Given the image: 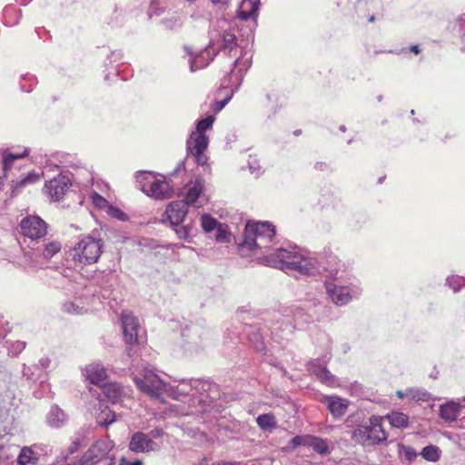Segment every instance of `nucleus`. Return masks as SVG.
<instances>
[{"label": "nucleus", "instance_id": "nucleus-1", "mask_svg": "<svg viewBox=\"0 0 465 465\" xmlns=\"http://www.w3.org/2000/svg\"><path fill=\"white\" fill-rule=\"evenodd\" d=\"M275 234V226L269 222H249L245 226L241 246L250 251L261 250L262 253H266L263 260L271 267L296 271L307 276H313L321 272L322 265L319 256L297 246L278 248L271 252V242Z\"/></svg>", "mask_w": 465, "mask_h": 465}, {"label": "nucleus", "instance_id": "nucleus-2", "mask_svg": "<svg viewBox=\"0 0 465 465\" xmlns=\"http://www.w3.org/2000/svg\"><path fill=\"white\" fill-rule=\"evenodd\" d=\"M133 381L142 392L152 399L163 401L166 395L180 401L181 404L174 405V408L182 415H203L211 412L213 407V398L207 392L211 383L205 381L183 380L177 386H173L149 369L134 374Z\"/></svg>", "mask_w": 465, "mask_h": 465}, {"label": "nucleus", "instance_id": "nucleus-3", "mask_svg": "<svg viewBox=\"0 0 465 465\" xmlns=\"http://www.w3.org/2000/svg\"><path fill=\"white\" fill-rule=\"evenodd\" d=\"M219 27L223 29L222 44L219 51L224 54L236 56L230 74L223 79L222 85L225 88L237 89L243 78L244 74L252 65V53L248 45L237 44L236 36L230 30V23L225 19L217 21Z\"/></svg>", "mask_w": 465, "mask_h": 465}, {"label": "nucleus", "instance_id": "nucleus-4", "mask_svg": "<svg viewBox=\"0 0 465 465\" xmlns=\"http://www.w3.org/2000/svg\"><path fill=\"white\" fill-rule=\"evenodd\" d=\"M215 121L213 115L201 119L196 123L195 131H193L186 141V150L198 165L207 166L208 157L205 153L209 144L206 131L213 127Z\"/></svg>", "mask_w": 465, "mask_h": 465}, {"label": "nucleus", "instance_id": "nucleus-5", "mask_svg": "<svg viewBox=\"0 0 465 465\" xmlns=\"http://www.w3.org/2000/svg\"><path fill=\"white\" fill-rule=\"evenodd\" d=\"M103 252V240L87 234L79 237L70 248L69 256L75 264L87 266L96 263Z\"/></svg>", "mask_w": 465, "mask_h": 465}, {"label": "nucleus", "instance_id": "nucleus-6", "mask_svg": "<svg viewBox=\"0 0 465 465\" xmlns=\"http://www.w3.org/2000/svg\"><path fill=\"white\" fill-rule=\"evenodd\" d=\"M139 188L146 195L155 200L171 198L175 192L173 185L163 175L151 172H140L136 175Z\"/></svg>", "mask_w": 465, "mask_h": 465}, {"label": "nucleus", "instance_id": "nucleus-7", "mask_svg": "<svg viewBox=\"0 0 465 465\" xmlns=\"http://www.w3.org/2000/svg\"><path fill=\"white\" fill-rule=\"evenodd\" d=\"M325 289L329 299L337 306H344L361 295V288L354 284L338 285L331 282H326Z\"/></svg>", "mask_w": 465, "mask_h": 465}, {"label": "nucleus", "instance_id": "nucleus-8", "mask_svg": "<svg viewBox=\"0 0 465 465\" xmlns=\"http://www.w3.org/2000/svg\"><path fill=\"white\" fill-rule=\"evenodd\" d=\"M20 228L25 238H28L32 242L43 238L47 232L45 222L35 215L25 217L20 223Z\"/></svg>", "mask_w": 465, "mask_h": 465}, {"label": "nucleus", "instance_id": "nucleus-9", "mask_svg": "<svg viewBox=\"0 0 465 465\" xmlns=\"http://www.w3.org/2000/svg\"><path fill=\"white\" fill-rule=\"evenodd\" d=\"M114 447V442L110 438H100L83 455V462L85 465H94L106 458Z\"/></svg>", "mask_w": 465, "mask_h": 465}, {"label": "nucleus", "instance_id": "nucleus-10", "mask_svg": "<svg viewBox=\"0 0 465 465\" xmlns=\"http://www.w3.org/2000/svg\"><path fill=\"white\" fill-rule=\"evenodd\" d=\"M70 185V178L65 174L60 173L45 183L44 192L53 201H59L63 198Z\"/></svg>", "mask_w": 465, "mask_h": 465}, {"label": "nucleus", "instance_id": "nucleus-11", "mask_svg": "<svg viewBox=\"0 0 465 465\" xmlns=\"http://www.w3.org/2000/svg\"><path fill=\"white\" fill-rule=\"evenodd\" d=\"M312 447L313 450L319 454L329 453V447L322 438H292L288 445L282 448L283 451H292L296 447L300 445H306Z\"/></svg>", "mask_w": 465, "mask_h": 465}, {"label": "nucleus", "instance_id": "nucleus-12", "mask_svg": "<svg viewBox=\"0 0 465 465\" xmlns=\"http://www.w3.org/2000/svg\"><path fill=\"white\" fill-rule=\"evenodd\" d=\"M124 341L127 344H134L138 341V329L140 325L136 317L128 312L121 316Z\"/></svg>", "mask_w": 465, "mask_h": 465}, {"label": "nucleus", "instance_id": "nucleus-13", "mask_svg": "<svg viewBox=\"0 0 465 465\" xmlns=\"http://www.w3.org/2000/svg\"><path fill=\"white\" fill-rule=\"evenodd\" d=\"M82 373L86 381L98 386H103L107 379V370L99 362H93L86 365L82 370Z\"/></svg>", "mask_w": 465, "mask_h": 465}, {"label": "nucleus", "instance_id": "nucleus-14", "mask_svg": "<svg viewBox=\"0 0 465 465\" xmlns=\"http://www.w3.org/2000/svg\"><path fill=\"white\" fill-rule=\"evenodd\" d=\"M384 420V417L372 416L355 431L353 436H379L380 433L387 436L382 426Z\"/></svg>", "mask_w": 465, "mask_h": 465}, {"label": "nucleus", "instance_id": "nucleus-15", "mask_svg": "<svg viewBox=\"0 0 465 465\" xmlns=\"http://www.w3.org/2000/svg\"><path fill=\"white\" fill-rule=\"evenodd\" d=\"M103 392L112 403H118L123 399L130 397L132 389L130 387L122 386L118 382H110L103 385Z\"/></svg>", "mask_w": 465, "mask_h": 465}, {"label": "nucleus", "instance_id": "nucleus-16", "mask_svg": "<svg viewBox=\"0 0 465 465\" xmlns=\"http://www.w3.org/2000/svg\"><path fill=\"white\" fill-rule=\"evenodd\" d=\"M308 371L315 375L322 383L328 386L337 384L335 377L328 371L326 364L320 360H313L307 365Z\"/></svg>", "mask_w": 465, "mask_h": 465}, {"label": "nucleus", "instance_id": "nucleus-17", "mask_svg": "<svg viewBox=\"0 0 465 465\" xmlns=\"http://www.w3.org/2000/svg\"><path fill=\"white\" fill-rule=\"evenodd\" d=\"M260 5V0H242L237 11V19L242 21L252 19L253 25H256Z\"/></svg>", "mask_w": 465, "mask_h": 465}, {"label": "nucleus", "instance_id": "nucleus-18", "mask_svg": "<svg viewBox=\"0 0 465 465\" xmlns=\"http://www.w3.org/2000/svg\"><path fill=\"white\" fill-rule=\"evenodd\" d=\"M458 401H448L440 406V417L446 422H453L456 420H462L461 414L462 409Z\"/></svg>", "mask_w": 465, "mask_h": 465}, {"label": "nucleus", "instance_id": "nucleus-19", "mask_svg": "<svg viewBox=\"0 0 465 465\" xmlns=\"http://www.w3.org/2000/svg\"><path fill=\"white\" fill-rule=\"evenodd\" d=\"M187 203L183 200L172 202L167 205L165 214L173 225H177L183 221L187 213Z\"/></svg>", "mask_w": 465, "mask_h": 465}, {"label": "nucleus", "instance_id": "nucleus-20", "mask_svg": "<svg viewBox=\"0 0 465 465\" xmlns=\"http://www.w3.org/2000/svg\"><path fill=\"white\" fill-rule=\"evenodd\" d=\"M215 55L216 52L212 46L200 51L197 54L191 57L189 60L191 71L195 72L199 69L206 67Z\"/></svg>", "mask_w": 465, "mask_h": 465}, {"label": "nucleus", "instance_id": "nucleus-21", "mask_svg": "<svg viewBox=\"0 0 465 465\" xmlns=\"http://www.w3.org/2000/svg\"><path fill=\"white\" fill-rule=\"evenodd\" d=\"M322 401L334 417H341L347 411L349 401L338 396H324Z\"/></svg>", "mask_w": 465, "mask_h": 465}, {"label": "nucleus", "instance_id": "nucleus-22", "mask_svg": "<svg viewBox=\"0 0 465 465\" xmlns=\"http://www.w3.org/2000/svg\"><path fill=\"white\" fill-rule=\"evenodd\" d=\"M203 190V183L201 180H196L190 187L185 195L184 203L188 205H194L201 207L206 199L202 195Z\"/></svg>", "mask_w": 465, "mask_h": 465}, {"label": "nucleus", "instance_id": "nucleus-23", "mask_svg": "<svg viewBox=\"0 0 465 465\" xmlns=\"http://www.w3.org/2000/svg\"><path fill=\"white\" fill-rule=\"evenodd\" d=\"M129 449L135 453L150 452L158 450L160 445L152 438H131Z\"/></svg>", "mask_w": 465, "mask_h": 465}, {"label": "nucleus", "instance_id": "nucleus-24", "mask_svg": "<svg viewBox=\"0 0 465 465\" xmlns=\"http://www.w3.org/2000/svg\"><path fill=\"white\" fill-rule=\"evenodd\" d=\"M67 420V414L56 404L53 405L46 414V423L52 428L63 427Z\"/></svg>", "mask_w": 465, "mask_h": 465}, {"label": "nucleus", "instance_id": "nucleus-25", "mask_svg": "<svg viewBox=\"0 0 465 465\" xmlns=\"http://www.w3.org/2000/svg\"><path fill=\"white\" fill-rule=\"evenodd\" d=\"M292 317L296 328H302L304 324L319 320L301 306L293 308Z\"/></svg>", "mask_w": 465, "mask_h": 465}, {"label": "nucleus", "instance_id": "nucleus-26", "mask_svg": "<svg viewBox=\"0 0 465 465\" xmlns=\"http://www.w3.org/2000/svg\"><path fill=\"white\" fill-rule=\"evenodd\" d=\"M39 460L38 453L35 452L32 447H23L16 459L18 465L36 464Z\"/></svg>", "mask_w": 465, "mask_h": 465}, {"label": "nucleus", "instance_id": "nucleus-27", "mask_svg": "<svg viewBox=\"0 0 465 465\" xmlns=\"http://www.w3.org/2000/svg\"><path fill=\"white\" fill-rule=\"evenodd\" d=\"M40 177H41V175L38 173H35V172L29 173L27 175L22 177L21 179L17 180L14 183L13 193L16 194L25 186L37 183L40 180Z\"/></svg>", "mask_w": 465, "mask_h": 465}, {"label": "nucleus", "instance_id": "nucleus-28", "mask_svg": "<svg viewBox=\"0 0 465 465\" xmlns=\"http://www.w3.org/2000/svg\"><path fill=\"white\" fill-rule=\"evenodd\" d=\"M385 420L389 421V423L395 428L402 429L406 428L409 423V418L406 414L402 412H391L384 416Z\"/></svg>", "mask_w": 465, "mask_h": 465}, {"label": "nucleus", "instance_id": "nucleus-29", "mask_svg": "<svg viewBox=\"0 0 465 465\" xmlns=\"http://www.w3.org/2000/svg\"><path fill=\"white\" fill-rule=\"evenodd\" d=\"M61 249H62V244L60 242H58V241L49 242L48 243H45L44 245L43 249L41 250V256L45 260L48 261L51 258H53L55 254L60 252Z\"/></svg>", "mask_w": 465, "mask_h": 465}, {"label": "nucleus", "instance_id": "nucleus-30", "mask_svg": "<svg viewBox=\"0 0 465 465\" xmlns=\"http://www.w3.org/2000/svg\"><path fill=\"white\" fill-rule=\"evenodd\" d=\"M406 397L414 401H428L430 400V393L424 389L409 388L406 390Z\"/></svg>", "mask_w": 465, "mask_h": 465}, {"label": "nucleus", "instance_id": "nucleus-31", "mask_svg": "<svg viewBox=\"0 0 465 465\" xmlns=\"http://www.w3.org/2000/svg\"><path fill=\"white\" fill-rule=\"evenodd\" d=\"M257 424L263 430H271L277 425L276 419L273 414L266 413L259 415L256 419Z\"/></svg>", "mask_w": 465, "mask_h": 465}, {"label": "nucleus", "instance_id": "nucleus-32", "mask_svg": "<svg viewBox=\"0 0 465 465\" xmlns=\"http://www.w3.org/2000/svg\"><path fill=\"white\" fill-rule=\"evenodd\" d=\"M115 420V414L107 407L101 411L96 417L97 425L106 428Z\"/></svg>", "mask_w": 465, "mask_h": 465}, {"label": "nucleus", "instance_id": "nucleus-33", "mask_svg": "<svg viewBox=\"0 0 465 465\" xmlns=\"http://www.w3.org/2000/svg\"><path fill=\"white\" fill-rule=\"evenodd\" d=\"M420 454L424 460L435 462L440 459V450L437 446L428 445L422 449Z\"/></svg>", "mask_w": 465, "mask_h": 465}, {"label": "nucleus", "instance_id": "nucleus-34", "mask_svg": "<svg viewBox=\"0 0 465 465\" xmlns=\"http://www.w3.org/2000/svg\"><path fill=\"white\" fill-rule=\"evenodd\" d=\"M28 150L25 149L22 153H5L3 156V169L5 172L11 169L15 160L20 159L27 155Z\"/></svg>", "mask_w": 465, "mask_h": 465}, {"label": "nucleus", "instance_id": "nucleus-35", "mask_svg": "<svg viewBox=\"0 0 465 465\" xmlns=\"http://www.w3.org/2000/svg\"><path fill=\"white\" fill-rule=\"evenodd\" d=\"M220 223L217 220L209 214H203L201 217V225L204 232H211L217 229Z\"/></svg>", "mask_w": 465, "mask_h": 465}, {"label": "nucleus", "instance_id": "nucleus-36", "mask_svg": "<svg viewBox=\"0 0 465 465\" xmlns=\"http://www.w3.org/2000/svg\"><path fill=\"white\" fill-rule=\"evenodd\" d=\"M398 453L401 456H403L404 459L409 462H412L413 460H415L419 455L418 452L412 447L406 446L403 444H398Z\"/></svg>", "mask_w": 465, "mask_h": 465}, {"label": "nucleus", "instance_id": "nucleus-37", "mask_svg": "<svg viewBox=\"0 0 465 465\" xmlns=\"http://www.w3.org/2000/svg\"><path fill=\"white\" fill-rule=\"evenodd\" d=\"M249 342L253 346V348L258 351H263L265 349V345L263 342V338L260 331H253L248 334Z\"/></svg>", "mask_w": 465, "mask_h": 465}, {"label": "nucleus", "instance_id": "nucleus-38", "mask_svg": "<svg viewBox=\"0 0 465 465\" xmlns=\"http://www.w3.org/2000/svg\"><path fill=\"white\" fill-rule=\"evenodd\" d=\"M447 284L454 292H457L465 286V277L458 275L450 276L447 278Z\"/></svg>", "mask_w": 465, "mask_h": 465}, {"label": "nucleus", "instance_id": "nucleus-39", "mask_svg": "<svg viewBox=\"0 0 465 465\" xmlns=\"http://www.w3.org/2000/svg\"><path fill=\"white\" fill-rule=\"evenodd\" d=\"M62 311L65 313L78 315L84 312V307H81L73 302H65L62 306Z\"/></svg>", "mask_w": 465, "mask_h": 465}, {"label": "nucleus", "instance_id": "nucleus-40", "mask_svg": "<svg viewBox=\"0 0 465 465\" xmlns=\"http://www.w3.org/2000/svg\"><path fill=\"white\" fill-rule=\"evenodd\" d=\"M230 233L226 231V229L222 225L219 224V226L216 229V234L215 239L219 242H230Z\"/></svg>", "mask_w": 465, "mask_h": 465}, {"label": "nucleus", "instance_id": "nucleus-41", "mask_svg": "<svg viewBox=\"0 0 465 465\" xmlns=\"http://www.w3.org/2000/svg\"><path fill=\"white\" fill-rule=\"evenodd\" d=\"M174 226H175L174 231L180 239L187 240L189 238L190 230L187 226L180 225V223L177 225H174Z\"/></svg>", "mask_w": 465, "mask_h": 465}, {"label": "nucleus", "instance_id": "nucleus-42", "mask_svg": "<svg viewBox=\"0 0 465 465\" xmlns=\"http://www.w3.org/2000/svg\"><path fill=\"white\" fill-rule=\"evenodd\" d=\"M109 213L112 217L120 221H125L127 219V215L122 210L116 207L110 208Z\"/></svg>", "mask_w": 465, "mask_h": 465}, {"label": "nucleus", "instance_id": "nucleus-43", "mask_svg": "<svg viewBox=\"0 0 465 465\" xmlns=\"http://www.w3.org/2000/svg\"><path fill=\"white\" fill-rule=\"evenodd\" d=\"M92 199L94 203L98 207H104L106 203V200L101 195H99L97 193H94L92 194Z\"/></svg>", "mask_w": 465, "mask_h": 465}, {"label": "nucleus", "instance_id": "nucleus-44", "mask_svg": "<svg viewBox=\"0 0 465 465\" xmlns=\"http://www.w3.org/2000/svg\"><path fill=\"white\" fill-rule=\"evenodd\" d=\"M248 163H249V169H250L251 173L258 175L260 173V166L257 163L256 159L251 157Z\"/></svg>", "mask_w": 465, "mask_h": 465}, {"label": "nucleus", "instance_id": "nucleus-45", "mask_svg": "<svg viewBox=\"0 0 465 465\" xmlns=\"http://www.w3.org/2000/svg\"><path fill=\"white\" fill-rule=\"evenodd\" d=\"M229 100H230V97H227L222 101H217V102L213 103L212 108L214 111V113H218L221 110H223V107L227 104Z\"/></svg>", "mask_w": 465, "mask_h": 465}, {"label": "nucleus", "instance_id": "nucleus-46", "mask_svg": "<svg viewBox=\"0 0 465 465\" xmlns=\"http://www.w3.org/2000/svg\"><path fill=\"white\" fill-rule=\"evenodd\" d=\"M364 440L363 443L369 441V444L377 445L383 443L387 440L388 438H362Z\"/></svg>", "mask_w": 465, "mask_h": 465}, {"label": "nucleus", "instance_id": "nucleus-47", "mask_svg": "<svg viewBox=\"0 0 465 465\" xmlns=\"http://www.w3.org/2000/svg\"><path fill=\"white\" fill-rule=\"evenodd\" d=\"M119 465H143V461L140 460L129 461L125 457H122L119 460Z\"/></svg>", "mask_w": 465, "mask_h": 465}, {"label": "nucleus", "instance_id": "nucleus-48", "mask_svg": "<svg viewBox=\"0 0 465 465\" xmlns=\"http://www.w3.org/2000/svg\"><path fill=\"white\" fill-rule=\"evenodd\" d=\"M41 386H42V388H43V392L35 391V392H34V394H35V398H39V399H40V398L44 397L45 392H46V391H50V386H49V384L45 383L44 381H41Z\"/></svg>", "mask_w": 465, "mask_h": 465}, {"label": "nucleus", "instance_id": "nucleus-49", "mask_svg": "<svg viewBox=\"0 0 465 465\" xmlns=\"http://www.w3.org/2000/svg\"><path fill=\"white\" fill-rule=\"evenodd\" d=\"M50 364H51L50 359L47 358V357H44V358H41L39 360L38 364L36 365V367L40 366L41 369L45 370V369H47L50 366Z\"/></svg>", "mask_w": 465, "mask_h": 465}, {"label": "nucleus", "instance_id": "nucleus-50", "mask_svg": "<svg viewBox=\"0 0 465 465\" xmlns=\"http://www.w3.org/2000/svg\"><path fill=\"white\" fill-rule=\"evenodd\" d=\"M314 168H315V170H318V171H327L330 169V166L327 163L317 162L314 164Z\"/></svg>", "mask_w": 465, "mask_h": 465}, {"label": "nucleus", "instance_id": "nucleus-51", "mask_svg": "<svg viewBox=\"0 0 465 465\" xmlns=\"http://www.w3.org/2000/svg\"><path fill=\"white\" fill-rule=\"evenodd\" d=\"M80 446V440L79 439H77L75 441L73 442V444L70 446L69 448V451L71 454L74 453L75 451H77L78 448Z\"/></svg>", "mask_w": 465, "mask_h": 465}, {"label": "nucleus", "instance_id": "nucleus-52", "mask_svg": "<svg viewBox=\"0 0 465 465\" xmlns=\"http://www.w3.org/2000/svg\"><path fill=\"white\" fill-rule=\"evenodd\" d=\"M14 346L15 347V350L20 352L25 348V343L24 341H17Z\"/></svg>", "mask_w": 465, "mask_h": 465}, {"label": "nucleus", "instance_id": "nucleus-53", "mask_svg": "<svg viewBox=\"0 0 465 465\" xmlns=\"http://www.w3.org/2000/svg\"><path fill=\"white\" fill-rule=\"evenodd\" d=\"M459 400V402H460V409H462V412L464 411V413H460L461 414V419H465V397L461 398V399H458Z\"/></svg>", "mask_w": 465, "mask_h": 465}, {"label": "nucleus", "instance_id": "nucleus-54", "mask_svg": "<svg viewBox=\"0 0 465 465\" xmlns=\"http://www.w3.org/2000/svg\"><path fill=\"white\" fill-rule=\"evenodd\" d=\"M164 432L163 430L156 429L155 430H153L151 432V436L156 437V436H163Z\"/></svg>", "mask_w": 465, "mask_h": 465}, {"label": "nucleus", "instance_id": "nucleus-55", "mask_svg": "<svg viewBox=\"0 0 465 465\" xmlns=\"http://www.w3.org/2000/svg\"><path fill=\"white\" fill-rule=\"evenodd\" d=\"M65 465H85V463L83 462V458L79 460H72L70 462H67Z\"/></svg>", "mask_w": 465, "mask_h": 465}, {"label": "nucleus", "instance_id": "nucleus-56", "mask_svg": "<svg viewBox=\"0 0 465 465\" xmlns=\"http://www.w3.org/2000/svg\"><path fill=\"white\" fill-rule=\"evenodd\" d=\"M410 51L414 53L415 54H419L420 53V47L419 45H411L410 47Z\"/></svg>", "mask_w": 465, "mask_h": 465}, {"label": "nucleus", "instance_id": "nucleus-57", "mask_svg": "<svg viewBox=\"0 0 465 465\" xmlns=\"http://www.w3.org/2000/svg\"><path fill=\"white\" fill-rule=\"evenodd\" d=\"M214 5H225L229 3V0H211Z\"/></svg>", "mask_w": 465, "mask_h": 465}, {"label": "nucleus", "instance_id": "nucleus-58", "mask_svg": "<svg viewBox=\"0 0 465 465\" xmlns=\"http://www.w3.org/2000/svg\"><path fill=\"white\" fill-rule=\"evenodd\" d=\"M396 394L400 399H403L404 397H406V391H397Z\"/></svg>", "mask_w": 465, "mask_h": 465}, {"label": "nucleus", "instance_id": "nucleus-59", "mask_svg": "<svg viewBox=\"0 0 465 465\" xmlns=\"http://www.w3.org/2000/svg\"><path fill=\"white\" fill-rule=\"evenodd\" d=\"M221 465H238L237 462L235 461H225V460H222V464Z\"/></svg>", "mask_w": 465, "mask_h": 465}, {"label": "nucleus", "instance_id": "nucleus-60", "mask_svg": "<svg viewBox=\"0 0 465 465\" xmlns=\"http://www.w3.org/2000/svg\"><path fill=\"white\" fill-rule=\"evenodd\" d=\"M29 371H30V367H25L24 370H23V373L25 376H28L29 375Z\"/></svg>", "mask_w": 465, "mask_h": 465}, {"label": "nucleus", "instance_id": "nucleus-61", "mask_svg": "<svg viewBox=\"0 0 465 465\" xmlns=\"http://www.w3.org/2000/svg\"><path fill=\"white\" fill-rule=\"evenodd\" d=\"M112 56H115V60L114 61L120 60V58H121L120 57L121 56L120 54L119 53H115V52L112 53Z\"/></svg>", "mask_w": 465, "mask_h": 465}, {"label": "nucleus", "instance_id": "nucleus-62", "mask_svg": "<svg viewBox=\"0 0 465 465\" xmlns=\"http://www.w3.org/2000/svg\"><path fill=\"white\" fill-rule=\"evenodd\" d=\"M461 29L463 31V35L465 37V18L461 22Z\"/></svg>", "mask_w": 465, "mask_h": 465}, {"label": "nucleus", "instance_id": "nucleus-63", "mask_svg": "<svg viewBox=\"0 0 465 465\" xmlns=\"http://www.w3.org/2000/svg\"><path fill=\"white\" fill-rule=\"evenodd\" d=\"M273 97H274V94H268L266 95V99H267L268 101H272Z\"/></svg>", "mask_w": 465, "mask_h": 465}, {"label": "nucleus", "instance_id": "nucleus-64", "mask_svg": "<svg viewBox=\"0 0 465 465\" xmlns=\"http://www.w3.org/2000/svg\"><path fill=\"white\" fill-rule=\"evenodd\" d=\"M114 458L111 457L108 465H114Z\"/></svg>", "mask_w": 465, "mask_h": 465}]
</instances>
